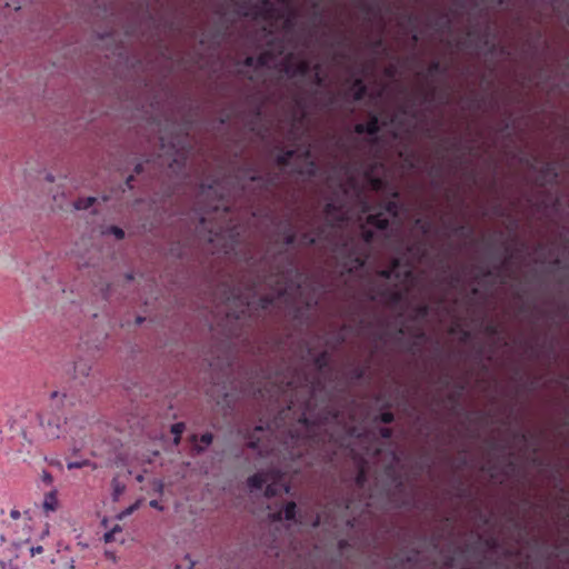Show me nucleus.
<instances>
[{"instance_id":"nucleus-19","label":"nucleus","mask_w":569,"mask_h":569,"mask_svg":"<svg viewBox=\"0 0 569 569\" xmlns=\"http://www.w3.org/2000/svg\"><path fill=\"white\" fill-rule=\"evenodd\" d=\"M301 156L307 163L306 167L303 169H300L298 172L300 174H306L308 177H315L318 172V166L316 161L311 159V151L309 149H306L301 153Z\"/></svg>"},{"instance_id":"nucleus-58","label":"nucleus","mask_w":569,"mask_h":569,"mask_svg":"<svg viewBox=\"0 0 569 569\" xmlns=\"http://www.w3.org/2000/svg\"><path fill=\"white\" fill-rule=\"evenodd\" d=\"M370 206L367 203V202H363V206H362V211L363 212H370Z\"/></svg>"},{"instance_id":"nucleus-12","label":"nucleus","mask_w":569,"mask_h":569,"mask_svg":"<svg viewBox=\"0 0 569 569\" xmlns=\"http://www.w3.org/2000/svg\"><path fill=\"white\" fill-rule=\"evenodd\" d=\"M249 180L251 182L258 183L261 187L262 191H270L273 188H277L280 183V177L278 173L268 172L266 174H259L253 172Z\"/></svg>"},{"instance_id":"nucleus-25","label":"nucleus","mask_w":569,"mask_h":569,"mask_svg":"<svg viewBox=\"0 0 569 569\" xmlns=\"http://www.w3.org/2000/svg\"><path fill=\"white\" fill-rule=\"evenodd\" d=\"M42 506H43L44 511H47V512L57 510L58 499H57L56 491H50V492L46 493Z\"/></svg>"},{"instance_id":"nucleus-41","label":"nucleus","mask_w":569,"mask_h":569,"mask_svg":"<svg viewBox=\"0 0 569 569\" xmlns=\"http://www.w3.org/2000/svg\"><path fill=\"white\" fill-rule=\"evenodd\" d=\"M201 443H203L206 447L211 445L213 441V436L210 432H206L200 437Z\"/></svg>"},{"instance_id":"nucleus-13","label":"nucleus","mask_w":569,"mask_h":569,"mask_svg":"<svg viewBox=\"0 0 569 569\" xmlns=\"http://www.w3.org/2000/svg\"><path fill=\"white\" fill-rule=\"evenodd\" d=\"M355 132L358 134H369L373 137L372 141L377 140V134L380 131V119L376 113L369 114V120L366 123H357L353 128Z\"/></svg>"},{"instance_id":"nucleus-27","label":"nucleus","mask_w":569,"mask_h":569,"mask_svg":"<svg viewBox=\"0 0 569 569\" xmlns=\"http://www.w3.org/2000/svg\"><path fill=\"white\" fill-rule=\"evenodd\" d=\"M448 71V68L447 67H443L440 61L438 60H433L429 63L428 66V69H427V76L428 77H432L435 74H445L447 73Z\"/></svg>"},{"instance_id":"nucleus-49","label":"nucleus","mask_w":569,"mask_h":569,"mask_svg":"<svg viewBox=\"0 0 569 569\" xmlns=\"http://www.w3.org/2000/svg\"><path fill=\"white\" fill-rule=\"evenodd\" d=\"M132 181H133V177L132 176H129L126 180V186L128 189H132L133 186H132Z\"/></svg>"},{"instance_id":"nucleus-55","label":"nucleus","mask_w":569,"mask_h":569,"mask_svg":"<svg viewBox=\"0 0 569 569\" xmlns=\"http://www.w3.org/2000/svg\"><path fill=\"white\" fill-rule=\"evenodd\" d=\"M112 532H107L104 533V541L106 542H110L112 540Z\"/></svg>"},{"instance_id":"nucleus-20","label":"nucleus","mask_w":569,"mask_h":569,"mask_svg":"<svg viewBox=\"0 0 569 569\" xmlns=\"http://www.w3.org/2000/svg\"><path fill=\"white\" fill-rule=\"evenodd\" d=\"M282 17L274 18L273 20H282L283 28L288 31L292 30L296 24L297 11L292 8L280 9Z\"/></svg>"},{"instance_id":"nucleus-45","label":"nucleus","mask_w":569,"mask_h":569,"mask_svg":"<svg viewBox=\"0 0 569 569\" xmlns=\"http://www.w3.org/2000/svg\"><path fill=\"white\" fill-rule=\"evenodd\" d=\"M20 517H21V512H20L19 510H17V509H12V510L10 511V518H11L12 520H18V519H20Z\"/></svg>"},{"instance_id":"nucleus-29","label":"nucleus","mask_w":569,"mask_h":569,"mask_svg":"<svg viewBox=\"0 0 569 569\" xmlns=\"http://www.w3.org/2000/svg\"><path fill=\"white\" fill-rule=\"evenodd\" d=\"M186 426L183 422H177L171 426V433H173V443L178 446L181 440V435L183 433Z\"/></svg>"},{"instance_id":"nucleus-23","label":"nucleus","mask_w":569,"mask_h":569,"mask_svg":"<svg viewBox=\"0 0 569 569\" xmlns=\"http://www.w3.org/2000/svg\"><path fill=\"white\" fill-rule=\"evenodd\" d=\"M366 178L373 191L380 192L387 188V180L381 177H375L371 172L366 173Z\"/></svg>"},{"instance_id":"nucleus-10","label":"nucleus","mask_w":569,"mask_h":569,"mask_svg":"<svg viewBox=\"0 0 569 569\" xmlns=\"http://www.w3.org/2000/svg\"><path fill=\"white\" fill-rule=\"evenodd\" d=\"M281 71L289 79H305L311 72V63L307 59H299L295 61L293 53H289L281 63Z\"/></svg>"},{"instance_id":"nucleus-59","label":"nucleus","mask_w":569,"mask_h":569,"mask_svg":"<svg viewBox=\"0 0 569 569\" xmlns=\"http://www.w3.org/2000/svg\"><path fill=\"white\" fill-rule=\"evenodd\" d=\"M459 148V143L457 141L451 142L450 148L452 150H457Z\"/></svg>"},{"instance_id":"nucleus-54","label":"nucleus","mask_w":569,"mask_h":569,"mask_svg":"<svg viewBox=\"0 0 569 569\" xmlns=\"http://www.w3.org/2000/svg\"><path fill=\"white\" fill-rule=\"evenodd\" d=\"M134 171L136 173H141L143 171V164L142 163H138L134 168Z\"/></svg>"},{"instance_id":"nucleus-33","label":"nucleus","mask_w":569,"mask_h":569,"mask_svg":"<svg viewBox=\"0 0 569 569\" xmlns=\"http://www.w3.org/2000/svg\"><path fill=\"white\" fill-rule=\"evenodd\" d=\"M160 141H161V150L167 154H169L170 157L171 156H176L178 150H177V144L174 142H170V147H169V150L167 151L166 150V140L163 137L160 138Z\"/></svg>"},{"instance_id":"nucleus-22","label":"nucleus","mask_w":569,"mask_h":569,"mask_svg":"<svg viewBox=\"0 0 569 569\" xmlns=\"http://www.w3.org/2000/svg\"><path fill=\"white\" fill-rule=\"evenodd\" d=\"M331 361V355L327 350H322L317 356L313 357L312 362L319 372L327 369Z\"/></svg>"},{"instance_id":"nucleus-26","label":"nucleus","mask_w":569,"mask_h":569,"mask_svg":"<svg viewBox=\"0 0 569 569\" xmlns=\"http://www.w3.org/2000/svg\"><path fill=\"white\" fill-rule=\"evenodd\" d=\"M368 369H369V365H365V366H353L350 370H349V376L350 378L353 380V381H360L362 380L367 372H368Z\"/></svg>"},{"instance_id":"nucleus-16","label":"nucleus","mask_w":569,"mask_h":569,"mask_svg":"<svg viewBox=\"0 0 569 569\" xmlns=\"http://www.w3.org/2000/svg\"><path fill=\"white\" fill-rule=\"evenodd\" d=\"M280 234H281L282 243L286 247H292L296 244L298 234H297L290 219L284 221V224H283V228H282Z\"/></svg>"},{"instance_id":"nucleus-62","label":"nucleus","mask_w":569,"mask_h":569,"mask_svg":"<svg viewBox=\"0 0 569 569\" xmlns=\"http://www.w3.org/2000/svg\"><path fill=\"white\" fill-rule=\"evenodd\" d=\"M433 94H435V89H432L431 92L425 93V100H428L429 97H433Z\"/></svg>"},{"instance_id":"nucleus-37","label":"nucleus","mask_w":569,"mask_h":569,"mask_svg":"<svg viewBox=\"0 0 569 569\" xmlns=\"http://www.w3.org/2000/svg\"><path fill=\"white\" fill-rule=\"evenodd\" d=\"M312 81L317 87H322L325 84L326 77L318 71L313 73Z\"/></svg>"},{"instance_id":"nucleus-47","label":"nucleus","mask_w":569,"mask_h":569,"mask_svg":"<svg viewBox=\"0 0 569 569\" xmlns=\"http://www.w3.org/2000/svg\"><path fill=\"white\" fill-rule=\"evenodd\" d=\"M311 71L315 73V72H320L322 73V67L320 63H316L315 66H311Z\"/></svg>"},{"instance_id":"nucleus-51","label":"nucleus","mask_w":569,"mask_h":569,"mask_svg":"<svg viewBox=\"0 0 569 569\" xmlns=\"http://www.w3.org/2000/svg\"><path fill=\"white\" fill-rule=\"evenodd\" d=\"M43 480L48 483H51L52 482V477L49 472H44L43 473Z\"/></svg>"},{"instance_id":"nucleus-57","label":"nucleus","mask_w":569,"mask_h":569,"mask_svg":"<svg viewBox=\"0 0 569 569\" xmlns=\"http://www.w3.org/2000/svg\"><path fill=\"white\" fill-rule=\"evenodd\" d=\"M76 371L81 372L82 375H87L86 369L84 368L82 369L81 365L76 366Z\"/></svg>"},{"instance_id":"nucleus-48","label":"nucleus","mask_w":569,"mask_h":569,"mask_svg":"<svg viewBox=\"0 0 569 569\" xmlns=\"http://www.w3.org/2000/svg\"><path fill=\"white\" fill-rule=\"evenodd\" d=\"M516 437L519 438L522 441H527L528 440V435L526 432H518L516 435Z\"/></svg>"},{"instance_id":"nucleus-43","label":"nucleus","mask_w":569,"mask_h":569,"mask_svg":"<svg viewBox=\"0 0 569 569\" xmlns=\"http://www.w3.org/2000/svg\"><path fill=\"white\" fill-rule=\"evenodd\" d=\"M43 552V547L42 546H37V547H32L30 549V553L32 557H34L36 555H40Z\"/></svg>"},{"instance_id":"nucleus-4","label":"nucleus","mask_w":569,"mask_h":569,"mask_svg":"<svg viewBox=\"0 0 569 569\" xmlns=\"http://www.w3.org/2000/svg\"><path fill=\"white\" fill-rule=\"evenodd\" d=\"M339 224L338 242L335 247V258L342 272L352 273L365 267L375 241V232L361 227L360 236L345 233Z\"/></svg>"},{"instance_id":"nucleus-2","label":"nucleus","mask_w":569,"mask_h":569,"mask_svg":"<svg viewBox=\"0 0 569 569\" xmlns=\"http://www.w3.org/2000/svg\"><path fill=\"white\" fill-rule=\"evenodd\" d=\"M322 388L320 378L307 373L303 369H293L290 371V377L286 381L281 379L277 387V401L281 397L289 401V410L296 407L301 410L298 423L303 429V435L290 429L289 438L284 442L288 458L292 461L301 459L317 442V429L338 421L340 417L339 410L329 406L321 413L313 415L316 392Z\"/></svg>"},{"instance_id":"nucleus-32","label":"nucleus","mask_w":569,"mask_h":569,"mask_svg":"<svg viewBox=\"0 0 569 569\" xmlns=\"http://www.w3.org/2000/svg\"><path fill=\"white\" fill-rule=\"evenodd\" d=\"M415 311L418 318L423 319L429 315L430 309L427 303H420L416 307Z\"/></svg>"},{"instance_id":"nucleus-3","label":"nucleus","mask_w":569,"mask_h":569,"mask_svg":"<svg viewBox=\"0 0 569 569\" xmlns=\"http://www.w3.org/2000/svg\"><path fill=\"white\" fill-rule=\"evenodd\" d=\"M341 196L332 197L325 206L323 212L326 221L312 229V232H303L300 236L299 246L312 247L322 244L330 248L335 254V247L338 242L339 224L347 223L350 219V211L347 208L346 197L347 190L340 186Z\"/></svg>"},{"instance_id":"nucleus-64","label":"nucleus","mask_w":569,"mask_h":569,"mask_svg":"<svg viewBox=\"0 0 569 569\" xmlns=\"http://www.w3.org/2000/svg\"><path fill=\"white\" fill-rule=\"evenodd\" d=\"M150 506H151V507H154V508H158V507H159L158 501H156V500H152V501L150 502Z\"/></svg>"},{"instance_id":"nucleus-34","label":"nucleus","mask_w":569,"mask_h":569,"mask_svg":"<svg viewBox=\"0 0 569 569\" xmlns=\"http://www.w3.org/2000/svg\"><path fill=\"white\" fill-rule=\"evenodd\" d=\"M483 331L486 335L488 336H497L498 332H499V327L498 325H496L495 322H488L485 327H483Z\"/></svg>"},{"instance_id":"nucleus-21","label":"nucleus","mask_w":569,"mask_h":569,"mask_svg":"<svg viewBox=\"0 0 569 569\" xmlns=\"http://www.w3.org/2000/svg\"><path fill=\"white\" fill-rule=\"evenodd\" d=\"M350 91L355 101H361L367 96L368 88L362 78H356L352 80Z\"/></svg>"},{"instance_id":"nucleus-44","label":"nucleus","mask_w":569,"mask_h":569,"mask_svg":"<svg viewBox=\"0 0 569 569\" xmlns=\"http://www.w3.org/2000/svg\"><path fill=\"white\" fill-rule=\"evenodd\" d=\"M347 58H348L347 53H345L342 51H337L333 54V60H345Z\"/></svg>"},{"instance_id":"nucleus-53","label":"nucleus","mask_w":569,"mask_h":569,"mask_svg":"<svg viewBox=\"0 0 569 569\" xmlns=\"http://www.w3.org/2000/svg\"><path fill=\"white\" fill-rule=\"evenodd\" d=\"M362 9H363L365 11H367V12H372V11H373L372 6H371V4H368V3H365V4L362 6Z\"/></svg>"},{"instance_id":"nucleus-24","label":"nucleus","mask_w":569,"mask_h":569,"mask_svg":"<svg viewBox=\"0 0 569 569\" xmlns=\"http://www.w3.org/2000/svg\"><path fill=\"white\" fill-rule=\"evenodd\" d=\"M296 153L297 150L295 149L281 150L276 157L277 164L280 167H287Z\"/></svg>"},{"instance_id":"nucleus-11","label":"nucleus","mask_w":569,"mask_h":569,"mask_svg":"<svg viewBox=\"0 0 569 569\" xmlns=\"http://www.w3.org/2000/svg\"><path fill=\"white\" fill-rule=\"evenodd\" d=\"M253 14L266 21L280 18V8L272 0H257L252 6Z\"/></svg>"},{"instance_id":"nucleus-31","label":"nucleus","mask_w":569,"mask_h":569,"mask_svg":"<svg viewBox=\"0 0 569 569\" xmlns=\"http://www.w3.org/2000/svg\"><path fill=\"white\" fill-rule=\"evenodd\" d=\"M441 281L447 282L451 287H456L461 282V274L459 272H453L445 276Z\"/></svg>"},{"instance_id":"nucleus-35","label":"nucleus","mask_w":569,"mask_h":569,"mask_svg":"<svg viewBox=\"0 0 569 569\" xmlns=\"http://www.w3.org/2000/svg\"><path fill=\"white\" fill-rule=\"evenodd\" d=\"M378 420L382 423L390 425L395 421V415L391 411H385L379 415Z\"/></svg>"},{"instance_id":"nucleus-36","label":"nucleus","mask_w":569,"mask_h":569,"mask_svg":"<svg viewBox=\"0 0 569 569\" xmlns=\"http://www.w3.org/2000/svg\"><path fill=\"white\" fill-rule=\"evenodd\" d=\"M295 104L297 106V108H299L300 110L305 111L306 109V99L302 94L298 93L295 96Z\"/></svg>"},{"instance_id":"nucleus-1","label":"nucleus","mask_w":569,"mask_h":569,"mask_svg":"<svg viewBox=\"0 0 569 569\" xmlns=\"http://www.w3.org/2000/svg\"><path fill=\"white\" fill-rule=\"evenodd\" d=\"M288 268L271 266L269 273L256 276L243 286H232L223 290L221 311L226 313L228 323H246L256 311H266L277 300L289 298L301 289L300 277L295 260L287 257Z\"/></svg>"},{"instance_id":"nucleus-9","label":"nucleus","mask_w":569,"mask_h":569,"mask_svg":"<svg viewBox=\"0 0 569 569\" xmlns=\"http://www.w3.org/2000/svg\"><path fill=\"white\" fill-rule=\"evenodd\" d=\"M392 198L387 199L380 204L377 212L368 213L367 223L379 230H386L389 227L390 218H397L400 211L399 192L395 190Z\"/></svg>"},{"instance_id":"nucleus-46","label":"nucleus","mask_w":569,"mask_h":569,"mask_svg":"<svg viewBox=\"0 0 569 569\" xmlns=\"http://www.w3.org/2000/svg\"><path fill=\"white\" fill-rule=\"evenodd\" d=\"M470 338H471L470 331H468V330H462L461 331V338L460 339H461L462 342L468 341Z\"/></svg>"},{"instance_id":"nucleus-56","label":"nucleus","mask_w":569,"mask_h":569,"mask_svg":"<svg viewBox=\"0 0 569 569\" xmlns=\"http://www.w3.org/2000/svg\"><path fill=\"white\" fill-rule=\"evenodd\" d=\"M207 193V196L211 194V193H216V187L213 186H209L208 187V190L204 191Z\"/></svg>"},{"instance_id":"nucleus-63","label":"nucleus","mask_w":569,"mask_h":569,"mask_svg":"<svg viewBox=\"0 0 569 569\" xmlns=\"http://www.w3.org/2000/svg\"><path fill=\"white\" fill-rule=\"evenodd\" d=\"M510 0H496V2L499 4V6H503L505 3H508Z\"/></svg>"},{"instance_id":"nucleus-60","label":"nucleus","mask_w":569,"mask_h":569,"mask_svg":"<svg viewBox=\"0 0 569 569\" xmlns=\"http://www.w3.org/2000/svg\"><path fill=\"white\" fill-rule=\"evenodd\" d=\"M159 161H160V164H164L169 159H164L163 154H159Z\"/></svg>"},{"instance_id":"nucleus-5","label":"nucleus","mask_w":569,"mask_h":569,"mask_svg":"<svg viewBox=\"0 0 569 569\" xmlns=\"http://www.w3.org/2000/svg\"><path fill=\"white\" fill-rule=\"evenodd\" d=\"M383 281H391L392 286L382 284L371 287V300L381 299L389 306H398L405 301L413 281V271L408 266H401L399 259H393L391 266L378 271Z\"/></svg>"},{"instance_id":"nucleus-8","label":"nucleus","mask_w":569,"mask_h":569,"mask_svg":"<svg viewBox=\"0 0 569 569\" xmlns=\"http://www.w3.org/2000/svg\"><path fill=\"white\" fill-rule=\"evenodd\" d=\"M248 486L251 490H260L267 485L264 496L267 498L279 496L283 492L288 493L290 487L282 481L280 470H268L257 472L248 478Z\"/></svg>"},{"instance_id":"nucleus-18","label":"nucleus","mask_w":569,"mask_h":569,"mask_svg":"<svg viewBox=\"0 0 569 569\" xmlns=\"http://www.w3.org/2000/svg\"><path fill=\"white\" fill-rule=\"evenodd\" d=\"M296 513H297V505L295 501H290V502L286 503L283 509H281L277 512H273L271 515V517L276 521H281L282 519L295 520Z\"/></svg>"},{"instance_id":"nucleus-38","label":"nucleus","mask_w":569,"mask_h":569,"mask_svg":"<svg viewBox=\"0 0 569 569\" xmlns=\"http://www.w3.org/2000/svg\"><path fill=\"white\" fill-rule=\"evenodd\" d=\"M110 232H111V233H112L117 239H119V240H121V239H123V238H124V231H123L121 228L117 227V226H112V227L110 228Z\"/></svg>"},{"instance_id":"nucleus-6","label":"nucleus","mask_w":569,"mask_h":569,"mask_svg":"<svg viewBox=\"0 0 569 569\" xmlns=\"http://www.w3.org/2000/svg\"><path fill=\"white\" fill-rule=\"evenodd\" d=\"M66 399L67 395L53 391L49 403L38 415L39 425L49 439H58L66 432H70L72 437L78 436V432L72 430L73 419L66 417Z\"/></svg>"},{"instance_id":"nucleus-61","label":"nucleus","mask_w":569,"mask_h":569,"mask_svg":"<svg viewBox=\"0 0 569 569\" xmlns=\"http://www.w3.org/2000/svg\"><path fill=\"white\" fill-rule=\"evenodd\" d=\"M481 274H482L483 277H490V276L492 274V272H491L489 269H486V270H483V271L481 272Z\"/></svg>"},{"instance_id":"nucleus-42","label":"nucleus","mask_w":569,"mask_h":569,"mask_svg":"<svg viewBox=\"0 0 569 569\" xmlns=\"http://www.w3.org/2000/svg\"><path fill=\"white\" fill-rule=\"evenodd\" d=\"M89 465L88 461H82V462H69L68 463V469H76V468H81L83 466H87Z\"/></svg>"},{"instance_id":"nucleus-40","label":"nucleus","mask_w":569,"mask_h":569,"mask_svg":"<svg viewBox=\"0 0 569 569\" xmlns=\"http://www.w3.org/2000/svg\"><path fill=\"white\" fill-rule=\"evenodd\" d=\"M379 433L383 439H390L393 435V431L389 427H382L380 428Z\"/></svg>"},{"instance_id":"nucleus-15","label":"nucleus","mask_w":569,"mask_h":569,"mask_svg":"<svg viewBox=\"0 0 569 569\" xmlns=\"http://www.w3.org/2000/svg\"><path fill=\"white\" fill-rule=\"evenodd\" d=\"M558 170L553 162H546L539 168L538 183L546 186L547 183H555L558 179Z\"/></svg>"},{"instance_id":"nucleus-7","label":"nucleus","mask_w":569,"mask_h":569,"mask_svg":"<svg viewBox=\"0 0 569 569\" xmlns=\"http://www.w3.org/2000/svg\"><path fill=\"white\" fill-rule=\"evenodd\" d=\"M213 218L219 216L222 221L219 223H216L213 226L208 227V219L207 217H202L199 222V231L202 232L204 230L208 231V241L209 242H217L220 239L229 238L231 240V243L237 242L236 237L239 236V233L234 230V228L230 227L231 217H230V207L227 200L222 196L218 199V202L213 206Z\"/></svg>"},{"instance_id":"nucleus-28","label":"nucleus","mask_w":569,"mask_h":569,"mask_svg":"<svg viewBox=\"0 0 569 569\" xmlns=\"http://www.w3.org/2000/svg\"><path fill=\"white\" fill-rule=\"evenodd\" d=\"M415 226L421 231L423 236L429 234L432 229V222L425 218H417L415 220Z\"/></svg>"},{"instance_id":"nucleus-52","label":"nucleus","mask_w":569,"mask_h":569,"mask_svg":"<svg viewBox=\"0 0 569 569\" xmlns=\"http://www.w3.org/2000/svg\"><path fill=\"white\" fill-rule=\"evenodd\" d=\"M317 303H318L317 301L308 300L306 302L307 310H309L310 308L315 307Z\"/></svg>"},{"instance_id":"nucleus-14","label":"nucleus","mask_w":569,"mask_h":569,"mask_svg":"<svg viewBox=\"0 0 569 569\" xmlns=\"http://www.w3.org/2000/svg\"><path fill=\"white\" fill-rule=\"evenodd\" d=\"M276 56L271 50H264L258 57L248 56L243 60V66L248 68L259 69L268 67L273 60Z\"/></svg>"},{"instance_id":"nucleus-39","label":"nucleus","mask_w":569,"mask_h":569,"mask_svg":"<svg viewBox=\"0 0 569 569\" xmlns=\"http://www.w3.org/2000/svg\"><path fill=\"white\" fill-rule=\"evenodd\" d=\"M366 482V472L363 469H360L356 476V483L359 487H362Z\"/></svg>"},{"instance_id":"nucleus-17","label":"nucleus","mask_w":569,"mask_h":569,"mask_svg":"<svg viewBox=\"0 0 569 569\" xmlns=\"http://www.w3.org/2000/svg\"><path fill=\"white\" fill-rule=\"evenodd\" d=\"M266 430L271 431L272 425L268 423L266 426V428L262 425L257 426L254 428V430L248 437V447H250L252 449H258L259 453L261 456L263 455V450L261 449V446H260L261 439H260V437L257 436V433H263Z\"/></svg>"},{"instance_id":"nucleus-30","label":"nucleus","mask_w":569,"mask_h":569,"mask_svg":"<svg viewBox=\"0 0 569 569\" xmlns=\"http://www.w3.org/2000/svg\"><path fill=\"white\" fill-rule=\"evenodd\" d=\"M96 199L93 197H88L86 199H78L74 202V208L77 210H84L90 208L94 203Z\"/></svg>"},{"instance_id":"nucleus-50","label":"nucleus","mask_w":569,"mask_h":569,"mask_svg":"<svg viewBox=\"0 0 569 569\" xmlns=\"http://www.w3.org/2000/svg\"><path fill=\"white\" fill-rule=\"evenodd\" d=\"M382 46H383V40L382 39H377L373 42V48H376V49L381 48Z\"/></svg>"}]
</instances>
